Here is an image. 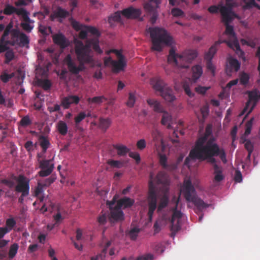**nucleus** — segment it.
I'll return each mask as SVG.
<instances>
[{
	"label": "nucleus",
	"mask_w": 260,
	"mask_h": 260,
	"mask_svg": "<svg viewBox=\"0 0 260 260\" xmlns=\"http://www.w3.org/2000/svg\"><path fill=\"white\" fill-rule=\"evenodd\" d=\"M237 6V4L234 0H225V3L221 1L217 6L213 5L208 8V11L211 14H214L219 11L222 22L226 25L225 34L235 38V33L232 26L229 25L235 18L240 19V18L233 11V8Z\"/></svg>",
	"instance_id": "4"
},
{
	"label": "nucleus",
	"mask_w": 260,
	"mask_h": 260,
	"mask_svg": "<svg viewBox=\"0 0 260 260\" xmlns=\"http://www.w3.org/2000/svg\"><path fill=\"white\" fill-rule=\"evenodd\" d=\"M192 82L196 83L203 74L202 67L200 65H196L192 68Z\"/></svg>",
	"instance_id": "25"
},
{
	"label": "nucleus",
	"mask_w": 260,
	"mask_h": 260,
	"mask_svg": "<svg viewBox=\"0 0 260 260\" xmlns=\"http://www.w3.org/2000/svg\"><path fill=\"white\" fill-rule=\"evenodd\" d=\"M147 103L149 107L155 112L161 113L163 112L164 109L161 103L154 99H148Z\"/></svg>",
	"instance_id": "22"
},
{
	"label": "nucleus",
	"mask_w": 260,
	"mask_h": 260,
	"mask_svg": "<svg viewBox=\"0 0 260 260\" xmlns=\"http://www.w3.org/2000/svg\"><path fill=\"white\" fill-rule=\"evenodd\" d=\"M240 67V63L237 59L231 57H229L226 67L227 75L231 76L233 72H236L239 69Z\"/></svg>",
	"instance_id": "17"
},
{
	"label": "nucleus",
	"mask_w": 260,
	"mask_h": 260,
	"mask_svg": "<svg viewBox=\"0 0 260 260\" xmlns=\"http://www.w3.org/2000/svg\"><path fill=\"white\" fill-rule=\"evenodd\" d=\"M241 43L242 45H246L248 46H250L252 48H254L255 46V42L252 40H248L246 41L244 39H242L241 40Z\"/></svg>",
	"instance_id": "58"
},
{
	"label": "nucleus",
	"mask_w": 260,
	"mask_h": 260,
	"mask_svg": "<svg viewBox=\"0 0 260 260\" xmlns=\"http://www.w3.org/2000/svg\"><path fill=\"white\" fill-rule=\"evenodd\" d=\"M160 3V0H149V2L144 4V9L147 12H153Z\"/></svg>",
	"instance_id": "26"
},
{
	"label": "nucleus",
	"mask_w": 260,
	"mask_h": 260,
	"mask_svg": "<svg viewBox=\"0 0 260 260\" xmlns=\"http://www.w3.org/2000/svg\"><path fill=\"white\" fill-rule=\"evenodd\" d=\"M18 15L21 16L23 20L28 19V16L27 12L23 9H16L15 12Z\"/></svg>",
	"instance_id": "45"
},
{
	"label": "nucleus",
	"mask_w": 260,
	"mask_h": 260,
	"mask_svg": "<svg viewBox=\"0 0 260 260\" xmlns=\"http://www.w3.org/2000/svg\"><path fill=\"white\" fill-rule=\"evenodd\" d=\"M153 259V255L150 254H148L146 255H143L140 257L137 260H152Z\"/></svg>",
	"instance_id": "64"
},
{
	"label": "nucleus",
	"mask_w": 260,
	"mask_h": 260,
	"mask_svg": "<svg viewBox=\"0 0 260 260\" xmlns=\"http://www.w3.org/2000/svg\"><path fill=\"white\" fill-rule=\"evenodd\" d=\"M114 52L117 58V60H113L110 57L104 59V64L107 67H111L114 72H119L123 70L126 66V61L124 56L120 51L112 50L108 52Z\"/></svg>",
	"instance_id": "12"
},
{
	"label": "nucleus",
	"mask_w": 260,
	"mask_h": 260,
	"mask_svg": "<svg viewBox=\"0 0 260 260\" xmlns=\"http://www.w3.org/2000/svg\"><path fill=\"white\" fill-rule=\"evenodd\" d=\"M76 240L78 242L72 239V242L76 249L79 251H82L83 249L82 243L86 242L87 240L86 232L81 229H77L76 232Z\"/></svg>",
	"instance_id": "15"
},
{
	"label": "nucleus",
	"mask_w": 260,
	"mask_h": 260,
	"mask_svg": "<svg viewBox=\"0 0 260 260\" xmlns=\"http://www.w3.org/2000/svg\"><path fill=\"white\" fill-rule=\"evenodd\" d=\"M79 101V98L76 95H69L64 98L62 100V105L64 108H68L71 104H77Z\"/></svg>",
	"instance_id": "24"
},
{
	"label": "nucleus",
	"mask_w": 260,
	"mask_h": 260,
	"mask_svg": "<svg viewBox=\"0 0 260 260\" xmlns=\"http://www.w3.org/2000/svg\"><path fill=\"white\" fill-rule=\"evenodd\" d=\"M249 78V76L246 73H242L240 77V83L243 85H246L248 83Z\"/></svg>",
	"instance_id": "51"
},
{
	"label": "nucleus",
	"mask_w": 260,
	"mask_h": 260,
	"mask_svg": "<svg viewBox=\"0 0 260 260\" xmlns=\"http://www.w3.org/2000/svg\"><path fill=\"white\" fill-rule=\"evenodd\" d=\"M91 116V115L90 112L86 113L85 112H81L75 117V123L77 125L86 117H89Z\"/></svg>",
	"instance_id": "34"
},
{
	"label": "nucleus",
	"mask_w": 260,
	"mask_h": 260,
	"mask_svg": "<svg viewBox=\"0 0 260 260\" xmlns=\"http://www.w3.org/2000/svg\"><path fill=\"white\" fill-rule=\"evenodd\" d=\"M253 120H254V118H252L247 123L246 125V129H245L244 135L242 137V139H245L246 137L250 133Z\"/></svg>",
	"instance_id": "39"
},
{
	"label": "nucleus",
	"mask_w": 260,
	"mask_h": 260,
	"mask_svg": "<svg viewBox=\"0 0 260 260\" xmlns=\"http://www.w3.org/2000/svg\"><path fill=\"white\" fill-rule=\"evenodd\" d=\"M208 112H209L208 107L207 105H205V106H203L201 109V114L202 115V118H201L200 117L199 113H198L197 112L195 111L194 113H195L196 116L197 117L198 119H199V120L201 122H202L203 121L204 119L206 117H207V116L208 115Z\"/></svg>",
	"instance_id": "31"
},
{
	"label": "nucleus",
	"mask_w": 260,
	"mask_h": 260,
	"mask_svg": "<svg viewBox=\"0 0 260 260\" xmlns=\"http://www.w3.org/2000/svg\"><path fill=\"white\" fill-rule=\"evenodd\" d=\"M68 15V12L60 8H58L56 11L51 15V19L54 20L58 18L60 19L66 17Z\"/></svg>",
	"instance_id": "27"
},
{
	"label": "nucleus",
	"mask_w": 260,
	"mask_h": 260,
	"mask_svg": "<svg viewBox=\"0 0 260 260\" xmlns=\"http://www.w3.org/2000/svg\"><path fill=\"white\" fill-rule=\"evenodd\" d=\"M248 101L244 108V112L249 114L254 109L257 102L260 100V91L257 89H254L248 92Z\"/></svg>",
	"instance_id": "14"
},
{
	"label": "nucleus",
	"mask_w": 260,
	"mask_h": 260,
	"mask_svg": "<svg viewBox=\"0 0 260 260\" xmlns=\"http://www.w3.org/2000/svg\"><path fill=\"white\" fill-rule=\"evenodd\" d=\"M141 13L140 9L129 7L121 11L123 17L128 19H134L138 17Z\"/></svg>",
	"instance_id": "19"
},
{
	"label": "nucleus",
	"mask_w": 260,
	"mask_h": 260,
	"mask_svg": "<svg viewBox=\"0 0 260 260\" xmlns=\"http://www.w3.org/2000/svg\"><path fill=\"white\" fill-rule=\"evenodd\" d=\"M39 30L44 35H48L49 32H51V29L50 27H46L45 26L42 25H40Z\"/></svg>",
	"instance_id": "54"
},
{
	"label": "nucleus",
	"mask_w": 260,
	"mask_h": 260,
	"mask_svg": "<svg viewBox=\"0 0 260 260\" xmlns=\"http://www.w3.org/2000/svg\"><path fill=\"white\" fill-rule=\"evenodd\" d=\"M211 127L208 126L206 129L204 136L197 141L194 148L190 151L189 155L185 159V164L189 168L195 166L196 159H207L214 164V181L218 182L224 178L222 168L214 164L215 156H219L224 163L226 162V155L223 149L220 147L216 142L214 137L212 135Z\"/></svg>",
	"instance_id": "3"
},
{
	"label": "nucleus",
	"mask_w": 260,
	"mask_h": 260,
	"mask_svg": "<svg viewBox=\"0 0 260 260\" xmlns=\"http://www.w3.org/2000/svg\"><path fill=\"white\" fill-rule=\"evenodd\" d=\"M210 88V86L206 87L198 85L195 88V91L199 94H204Z\"/></svg>",
	"instance_id": "47"
},
{
	"label": "nucleus",
	"mask_w": 260,
	"mask_h": 260,
	"mask_svg": "<svg viewBox=\"0 0 260 260\" xmlns=\"http://www.w3.org/2000/svg\"><path fill=\"white\" fill-rule=\"evenodd\" d=\"M22 28L27 31H30L34 27L33 22L29 18L27 20H24L21 23Z\"/></svg>",
	"instance_id": "33"
},
{
	"label": "nucleus",
	"mask_w": 260,
	"mask_h": 260,
	"mask_svg": "<svg viewBox=\"0 0 260 260\" xmlns=\"http://www.w3.org/2000/svg\"><path fill=\"white\" fill-rule=\"evenodd\" d=\"M30 122L29 118L28 117H23L21 120V124L22 126H26Z\"/></svg>",
	"instance_id": "63"
},
{
	"label": "nucleus",
	"mask_w": 260,
	"mask_h": 260,
	"mask_svg": "<svg viewBox=\"0 0 260 260\" xmlns=\"http://www.w3.org/2000/svg\"><path fill=\"white\" fill-rule=\"evenodd\" d=\"M53 218L55 222L53 224H50L48 225L47 228L49 230H51L55 226L59 224L63 219L60 213H57L56 215H54Z\"/></svg>",
	"instance_id": "32"
},
{
	"label": "nucleus",
	"mask_w": 260,
	"mask_h": 260,
	"mask_svg": "<svg viewBox=\"0 0 260 260\" xmlns=\"http://www.w3.org/2000/svg\"><path fill=\"white\" fill-rule=\"evenodd\" d=\"M243 142H245V148L247 150V151H248V156H247V157L248 158H250V154H251V153L252 152V150H253V145L251 143L250 141H246L245 140V141H244Z\"/></svg>",
	"instance_id": "49"
},
{
	"label": "nucleus",
	"mask_w": 260,
	"mask_h": 260,
	"mask_svg": "<svg viewBox=\"0 0 260 260\" xmlns=\"http://www.w3.org/2000/svg\"><path fill=\"white\" fill-rule=\"evenodd\" d=\"M161 122L164 125L167 127L168 128H173V121L172 116L168 112L163 110Z\"/></svg>",
	"instance_id": "23"
},
{
	"label": "nucleus",
	"mask_w": 260,
	"mask_h": 260,
	"mask_svg": "<svg viewBox=\"0 0 260 260\" xmlns=\"http://www.w3.org/2000/svg\"><path fill=\"white\" fill-rule=\"evenodd\" d=\"M5 56H6V59L7 60V61L8 62V61H10V60H11L13 58L14 53L12 51L9 50L8 51H7V52L6 53Z\"/></svg>",
	"instance_id": "62"
},
{
	"label": "nucleus",
	"mask_w": 260,
	"mask_h": 260,
	"mask_svg": "<svg viewBox=\"0 0 260 260\" xmlns=\"http://www.w3.org/2000/svg\"><path fill=\"white\" fill-rule=\"evenodd\" d=\"M160 96L168 103H173L177 100L173 89L168 86L164 87L160 92Z\"/></svg>",
	"instance_id": "16"
},
{
	"label": "nucleus",
	"mask_w": 260,
	"mask_h": 260,
	"mask_svg": "<svg viewBox=\"0 0 260 260\" xmlns=\"http://www.w3.org/2000/svg\"><path fill=\"white\" fill-rule=\"evenodd\" d=\"M38 84L45 89H47L50 86V83L48 80L39 79L38 80Z\"/></svg>",
	"instance_id": "48"
},
{
	"label": "nucleus",
	"mask_w": 260,
	"mask_h": 260,
	"mask_svg": "<svg viewBox=\"0 0 260 260\" xmlns=\"http://www.w3.org/2000/svg\"><path fill=\"white\" fill-rule=\"evenodd\" d=\"M42 186L40 183H38V185L35 191V195L39 198H41V194L42 193Z\"/></svg>",
	"instance_id": "59"
},
{
	"label": "nucleus",
	"mask_w": 260,
	"mask_h": 260,
	"mask_svg": "<svg viewBox=\"0 0 260 260\" xmlns=\"http://www.w3.org/2000/svg\"><path fill=\"white\" fill-rule=\"evenodd\" d=\"M53 39L54 42L62 48L66 47L70 44V42L61 34L54 35Z\"/></svg>",
	"instance_id": "21"
},
{
	"label": "nucleus",
	"mask_w": 260,
	"mask_h": 260,
	"mask_svg": "<svg viewBox=\"0 0 260 260\" xmlns=\"http://www.w3.org/2000/svg\"><path fill=\"white\" fill-rule=\"evenodd\" d=\"M106 99L104 96H95L93 98H88L87 101L89 104H100L105 101Z\"/></svg>",
	"instance_id": "37"
},
{
	"label": "nucleus",
	"mask_w": 260,
	"mask_h": 260,
	"mask_svg": "<svg viewBox=\"0 0 260 260\" xmlns=\"http://www.w3.org/2000/svg\"><path fill=\"white\" fill-rule=\"evenodd\" d=\"M18 248H19V246L16 243H14L13 244H12L11 246L10 250H9V256L11 258H13V257H14L15 256V255L16 254V253L17 252Z\"/></svg>",
	"instance_id": "41"
},
{
	"label": "nucleus",
	"mask_w": 260,
	"mask_h": 260,
	"mask_svg": "<svg viewBox=\"0 0 260 260\" xmlns=\"http://www.w3.org/2000/svg\"><path fill=\"white\" fill-rule=\"evenodd\" d=\"M207 70L208 73L211 74L214 76L215 75L216 67L215 65L211 61H207Z\"/></svg>",
	"instance_id": "42"
},
{
	"label": "nucleus",
	"mask_w": 260,
	"mask_h": 260,
	"mask_svg": "<svg viewBox=\"0 0 260 260\" xmlns=\"http://www.w3.org/2000/svg\"><path fill=\"white\" fill-rule=\"evenodd\" d=\"M12 23L6 27L0 42V53L6 51L8 47L6 44L18 45L20 46H27L29 40L27 37L19 30L12 29Z\"/></svg>",
	"instance_id": "6"
},
{
	"label": "nucleus",
	"mask_w": 260,
	"mask_h": 260,
	"mask_svg": "<svg viewBox=\"0 0 260 260\" xmlns=\"http://www.w3.org/2000/svg\"><path fill=\"white\" fill-rule=\"evenodd\" d=\"M111 123V121L109 118H100L99 126L103 129L108 128Z\"/></svg>",
	"instance_id": "35"
},
{
	"label": "nucleus",
	"mask_w": 260,
	"mask_h": 260,
	"mask_svg": "<svg viewBox=\"0 0 260 260\" xmlns=\"http://www.w3.org/2000/svg\"><path fill=\"white\" fill-rule=\"evenodd\" d=\"M154 183L160 184L164 186L162 190L163 194L160 197L157 207V212L160 213L156 220L154 229L155 233H158L162 228L168 223L170 224L171 230L173 232H177L181 228L182 219L184 218L178 207L179 199L174 198L172 203L174 204L172 209L169 211L161 210L165 208L168 203V196L167 191L169 180L167 175L164 172H160L155 178L152 174L150 176L149 191L148 196V215L151 221L154 211L156 208L157 197L155 192Z\"/></svg>",
	"instance_id": "1"
},
{
	"label": "nucleus",
	"mask_w": 260,
	"mask_h": 260,
	"mask_svg": "<svg viewBox=\"0 0 260 260\" xmlns=\"http://www.w3.org/2000/svg\"><path fill=\"white\" fill-rule=\"evenodd\" d=\"M15 224L16 222L13 218H9L6 220L5 228L10 232Z\"/></svg>",
	"instance_id": "44"
},
{
	"label": "nucleus",
	"mask_w": 260,
	"mask_h": 260,
	"mask_svg": "<svg viewBox=\"0 0 260 260\" xmlns=\"http://www.w3.org/2000/svg\"><path fill=\"white\" fill-rule=\"evenodd\" d=\"M147 31L151 38V48L154 51L160 52L165 46H171L174 43L172 37L162 28L150 27Z\"/></svg>",
	"instance_id": "7"
},
{
	"label": "nucleus",
	"mask_w": 260,
	"mask_h": 260,
	"mask_svg": "<svg viewBox=\"0 0 260 260\" xmlns=\"http://www.w3.org/2000/svg\"><path fill=\"white\" fill-rule=\"evenodd\" d=\"M16 11V8L10 5H7L4 9L3 11H1L0 13H2L3 12L6 15H11L12 13H14Z\"/></svg>",
	"instance_id": "46"
},
{
	"label": "nucleus",
	"mask_w": 260,
	"mask_h": 260,
	"mask_svg": "<svg viewBox=\"0 0 260 260\" xmlns=\"http://www.w3.org/2000/svg\"><path fill=\"white\" fill-rule=\"evenodd\" d=\"M150 83L155 90L158 91L160 92L164 89V87L167 86L159 77H157L152 78Z\"/></svg>",
	"instance_id": "20"
},
{
	"label": "nucleus",
	"mask_w": 260,
	"mask_h": 260,
	"mask_svg": "<svg viewBox=\"0 0 260 260\" xmlns=\"http://www.w3.org/2000/svg\"><path fill=\"white\" fill-rule=\"evenodd\" d=\"M192 83H189L187 81L185 80L182 82V86L185 93L190 98L194 96V94L192 92L190 89V86Z\"/></svg>",
	"instance_id": "30"
},
{
	"label": "nucleus",
	"mask_w": 260,
	"mask_h": 260,
	"mask_svg": "<svg viewBox=\"0 0 260 260\" xmlns=\"http://www.w3.org/2000/svg\"><path fill=\"white\" fill-rule=\"evenodd\" d=\"M180 192L187 201L193 203L200 210H203L209 206V204L204 203L203 200L196 196L194 187L189 178H186L184 180Z\"/></svg>",
	"instance_id": "10"
},
{
	"label": "nucleus",
	"mask_w": 260,
	"mask_h": 260,
	"mask_svg": "<svg viewBox=\"0 0 260 260\" xmlns=\"http://www.w3.org/2000/svg\"><path fill=\"white\" fill-rule=\"evenodd\" d=\"M107 163L111 167L116 168H120L123 167V162L119 160H115L112 159H109Z\"/></svg>",
	"instance_id": "40"
},
{
	"label": "nucleus",
	"mask_w": 260,
	"mask_h": 260,
	"mask_svg": "<svg viewBox=\"0 0 260 260\" xmlns=\"http://www.w3.org/2000/svg\"><path fill=\"white\" fill-rule=\"evenodd\" d=\"M137 147L140 150H143L146 147V141L143 139H140L137 143Z\"/></svg>",
	"instance_id": "53"
},
{
	"label": "nucleus",
	"mask_w": 260,
	"mask_h": 260,
	"mask_svg": "<svg viewBox=\"0 0 260 260\" xmlns=\"http://www.w3.org/2000/svg\"><path fill=\"white\" fill-rule=\"evenodd\" d=\"M244 3V8L248 9L254 6H256V4L254 0H242Z\"/></svg>",
	"instance_id": "52"
},
{
	"label": "nucleus",
	"mask_w": 260,
	"mask_h": 260,
	"mask_svg": "<svg viewBox=\"0 0 260 260\" xmlns=\"http://www.w3.org/2000/svg\"><path fill=\"white\" fill-rule=\"evenodd\" d=\"M134 203L133 200L124 198L122 199L117 201L115 197L111 202H108L110 210V216L109 219L111 222L120 221L124 219V215L121 211L120 208H127L131 206Z\"/></svg>",
	"instance_id": "8"
},
{
	"label": "nucleus",
	"mask_w": 260,
	"mask_h": 260,
	"mask_svg": "<svg viewBox=\"0 0 260 260\" xmlns=\"http://www.w3.org/2000/svg\"><path fill=\"white\" fill-rule=\"evenodd\" d=\"M115 148L117 150V154L120 156L125 155L128 152V149L122 145H116Z\"/></svg>",
	"instance_id": "36"
},
{
	"label": "nucleus",
	"mask_w": 260,
	"mask_h": 260,
	"mask_svg": "<svg viewBox=\"0 0 260 260\" xmlns=\"http://www.w3.org/2000/svg\"><path fill=\"white\" fill-rule=\"evenodd\" d=\"M238 83V79H237L233 80L232 81H231L227 84V85L225 87V89H231L233 86L236 85Z\"/></svg>",
	"instance_id": "60"
},
{
	"label": "nucleus",
	"mask_w": 260,
	"mask_h": 260,
	"mask_svg": "<svg viewBox=\"0 0 260 260\" xmlns=\"http://www.w3.org/2000/svg\"><path fill=\"white\" fill-rule=\"evenodd\" d=\"M40 167L42 170L39 172L41 176L45 177L49 175L52 172L54 165L52 163L51 160H40Z\"/></svg>",
	"instance_id": "18"
},
{
	"label": "nucleus",
	"mask_w": 260,
	"mask_h": 260,
	"mask_svg": "<svg viewBox=\"0 0 260 260\" xmlns=\"http://www.w3.org/2000/svg\"><path fill=\"white\" fill-rule=\"evenodd\" d=\"M172 14L175 17H181L183 16V12L180 9L175 8L172 10Z\"/></svg>",
	"instance_id": "56"
},
{
	"label": "nucleus",
	"mask_w": 260,
	"mask_h": 260,
	"mask_svg": "<svg viewBox=\"0 0 260 260\" xmlns=\"http://www.w3.org/2000/svg\"><path fill=\"white\" fill-rule=\"evenodd\" d=\"M39 143L43 151L45 152L49 145L48 140L45 137H41L39 139Z\"/></svg>",
	"instance_id": "43"
},
{
	"label": "nucleus",
	"mask_w": 260,
	"mask_h": 260,
	"mask_svg": "<svg viewBox=\"0 0 260 260\" xmlns=\"http://www.w3.org/2000/svg\"><path fill=\"white\" fill-rule=\"evenodd\" d=\"M14 74H8L6 73H4L1 76L2 80L4 82H7L8 80L13 77Z\"/></svg>",
	"instance_id": "57"
},
{
	"label": "nucleus",
	"mask_w": 260,
	"mask_h": 260,
	"mask_svg": "<svg viewBox=\"0 0 260 260\" xmlns=\"http://www.w3.org/2000/svg\"><path fill=\"white\" fill-rule=\"evenodd\" d=\"M58 132L62 135H65L68 132V127L67 123L63 121H59L56 125Z\"/></svg>",
	"instance_id": "29"
},
{
	"label": "nucleus",
	"mask_w": 260,
	"mask_h": 260,
	"mask_svg": "<svg viewBox=\"0 0 260 260\" xmlns=\"http://www.w3.org/2000/svg\"><path fill=\"white\" fill-rule=\"evenodd\" d=\"M235 180L237 182H241L242 180V176L240 171H237L235 176Z\"/></svg>",
	"instance_id": "61"
},
{
	"label": "nucleus",
	"mask_w": 260,
	"mask_h": 260,
	"mask_svg": "<svg viewBox=\"0 0 260 260\" xmlns=\"http://www.w3.org/2000/svg\"><path fill=\"white\" fill-rule=\"evenodd\" d=\"M152 140L154 143L155 150L159 156V162L164 167H167V157L164 153L166 147L162 139V133L158 129H154L151 133Z\"/></svg>",
	"instance_id": "11"
},
{
	"label": "nucleus",
	"mask_w": 260,
	"mask_h": 260,
	"mask_svg": "<svg viewBox=\"0 0 260 260\" xmlns=\"http://www.w3.org/2000/svg\"><path fill=\"white\" fill-rule=\"evenodd\" d=\"M198 53L194 50H186L182 53L176 52L174 48L170 49L168 57V61L169 63L174 64L173 72L175 74L181 75L183 73V70H187L189 68V64L197 57Z\"/></svg>",
	"instance_id": "5"
},
{
	"label": "nucleus",
	"mask_w": 260,
	"mask_h": 260,
	"mask_svg": "<svg viewBox=\"0 0 260 260\" xmlns=\"http://www.w3.org/2000/svg\"><path fill=\"white\" fill-rule=\"evenodd\" d=\"M15 190L21 193L19 201L22 202L23 198L29 194V180L23 175H19L16 178Z\"/></svg>",
	"instance_id": "13"
},
{
	"label": "nucleus",
	"mask_w": 260,
	"mask_h": 260,
	"mask_svg": "<svg viewBox=\"0 0 260 260\" xmlns=\"http://www.w3.org/2000/svg\"><path fill=\"white\" fill-rule=\"evenodd\" d=\"M122 17L121 12H116L108 18V22L111 25H112L115 22L122 21Z\"/></svg>",
	"instance_id": "28"
},
{
	"label": "nucleus",
	"mask_w": 260,
	"mask_h": 260,
	"mask_svg": "<svg viewBox=\"0 0 260 260\" xmlns=\"http://www.w3.org/2000/svg\"><path fill=\"white\" fill-rule=\"evenodd\" d=\"M229 38L228 41H221L219 40L215 43V44L212 46L209 50L205 54V59L207 61H211L214 55L217 51V46L223 42H226L229 47L235 51L237 54L244 61L246 60V58L244 56V53L240 48L238 41L237 38L235 36V38H233L231 36L227 35Z\"/></svg>",
	"instance_id": "9"
},
{
	"label": "nucleus",
	"mask_w": 260,
	"mask_h": 260,
	"mask_svg": "<svg viewBox=\"0 0 260 260\" xmlns=\"http://www.w3.org/2000/svg\"><path fill=\"white\" fill-rule=\"evenodd\" d=\"M136 93L135 92H130L128 94L126 105L129 107H133L136 102Z\"/></svg>",
	"instance_id": "38"
},
{
	"label": "nucleus",
	"mask_w": 260,
	"mask_h": 260,
	"mask_svg": "<svg viewBox=\"0 0 260 260\" xmlns=\"http://www.w3.org/2000/svg\"><path fill=\"white\" fill-rule=\"evenodd\" d=\"M139 233V229L137 228H134L132 229L128 233L129 236L132 239H135Z\"/></svg>",
	"instance_id": "50"
},
{
	"label": "nucleus",
	"mask_w": 260,
	"mask_h": 260,
	"mask_svg": "<svg viewBox=\"0 0 260 260\" xmlns=\"http://www.w3.org/2000/svg\"><path fill=\"white\" fill-rule=\"evenodd\" d=\"M129 155L131 157L134 159L137 164H139L140 162V160H141L140 156V154L138 152H130L129 154Z\"/></svg>",
	"instance_id": "55"
},
{
	"label": "nucleus",
	"mask_w": 260,
	"mask_h": 260,
	"mask_svg": "<svg viewBox=\"0 0 260 260\" xmlns=\"http://www.w3.org/2000/svg\"><path fill=\"white\" fill-rule=\"evenodd\" d=\"M72 25L76 30L80 31L79 37L80 39H85L89 34L94 36L93 39L87 40L85 45L81 41L75 40V50L79 63L77 62L75 58L71 54H68L63 60V65L68 68L70 72L77 74L84 69V63L89 64L91 67L96 65L90 48L92 47L95 51L99 53L102 52L97 38L100 35V33L94 27L82 25L75 21H72Z\"/></svg>",
	"instance_id": "2"
}]
</instances>
